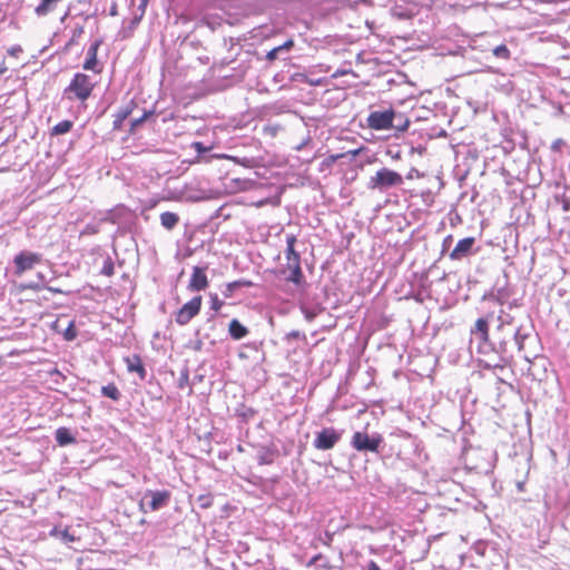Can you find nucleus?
Wrapping results in <instances>:
<instances>
[{"label": "nucleus", "instance_id": "nucleus-1", "mask_svg": "<svg viewBox=\"0 0 570 570\" xmlns=\"http://www.w3.org/2000/svg\"><path fill=\"white\" fill-rule=\"evenodd\" d=\"M511 323L501 321L500 325L497 328L498 333H503V336L498 337V350L497 352L500 354H504L507 352V345L509 340L512 337L518 346L519 351L524 350L525 340L530 337V333L527 332L522 326L518 328H510Z\"/></svg>", "mask_w": 570, "mask_h": 570}, {"label": "nucleus", "instance_id": "nucleus-2", "mask_svg": "<svg viewBox=\"0 0 570 570\" xmlns=\"http://www.w3.org/2000/svg\"><path fill=\"white\" fill-rule=\"evenodd\" d=\"M401 116H397L393 109L384 111H372L367 117V126L374 130H386L394 128L399 131H405L409 128L410 121L404 120L403 125H394L396 119L401 120Z\"/></svg>", "mask_w": 570, "mask_h": 570}, {"label": "nucleus", "instance_id": "nucleus-3", "mask_svg": "<svg viewBox=\"0 0 570 570\" xmlns=\"http://www.w3.org/2000/svg\"><path fill=\"white\" fill-rule=\"evenodd\" d=\"M403 184V177L386 167H383L376 171L374 176H372L367 183L368 189H379L380 191H385L392 187H396Z\"/></svg>", "mask_w": 570, "mask_h": 570}, {"label": "nucleus", "instance_id": "nucleus-4", "mask_svg": "<svg viewBox=\"0 0 570 570\" xmlns=\"http://www.w3.org/2000/svg\"><path fill=\"white\" fill-rule=\"evenodd\" d=\"M383 436L379 433L368 434L366 432L356 431L351 439V445L357 452H373L379 453Z\"/></svg>", "mask_w": 570, "mask_h": 570}, {"label": "nucleus", "instance_id": "nucleus-5", "mask_svg": "<svg viewBox=\"0 0 570 570\" xmlns=\"http://www.w3.org/2000/svg\"><path fill=\"white\" fill-rule=\"evenodd\" d=\"M92 89L91 78L86 73L77 72L65 89V95L72 94L76 99L85 101L90 97Z\"/></svg>", "mask_w": 570, "mask_h": 570}, {"label": "nucleus", "instance_id": "nucleus-6", "mask_svg": "<svg viewBox=\"0 0 570 570\" xmlns=\"http://www.w3.org/2000/svg\"><path fill=\"white\" fill-rule=\"evenodd\" d=\"M342 436H343V431H338L332 426L324 428L321 431L315 433L313 446L316 450H321V451L332 450L341 441Z\"/></svg>", "mask_w": 570, "mask_h": 570}, {"label": "nucleus", "instance_id": "nucleus-7", "mask_svg": "<svg viewBox=\"0 0 570 570\" xmlns=\"http://www.w3.org/2000/svg\"><path fill=\"white\" fill-rule=\"evenodd\" d=\"M202 302V296L198 295L193 297L177 311L175 314V322L181 326L188 324L196 315L199 314Z\"/></svg>", "mask_w": 570, "mask_h": 570}, {"label": "nucleus", "instance_id": "nucleus-8", "mask_svg": "<svg viewBox=\"0 0 570 570\" xmlns=\"http://www.w3.org/2000/svg\"><path fill=\"white\" fill-rule=\"evenodd\" d=\"M42 255L39 253H33L29 250H22L18 255H16L14 263V274L20 276L24 272L30 271L35 267V265L41 263Z\"/></svg>", "mask_w": 570, "mask_h": 570}, {"label": "nucleus", "instance_id": "nucleus-9", "mask_svg": "<svg viewBox=\"0 0 570 570\" xmlns=\"http://www.w3.org/2000/svg\"><path fill=\"white\" fill-rule=\"evenodd\" d=\"M148 498H150V501L147 502L149 510L158 511V510L165 508L169 503L170 492L167 490H164V491L147 490L142 500L140 501V509L144 512H147L144 507L146 504L145 500Z\"/></svg>", "mask_w": 570, "mask_h": 570}, {"label": "nucleus", "instance_id": "nucleus-10", "mask_svg": "<svg viewBox=\"0 0 570 570\" xmlns=\"http://www.w3.org/2000/svg\"><path fill=\"white\" fill-rule=\"evenodd\" d=\"M475 238L474 237H465L460 239L454 248L449 253V257L452 261H462L464 258L470 257L478 250H474Z\"/></svg>", "mask_w": 570, "mask_h": 570}, {"label": "nucleus", "instance_id": "nucleus-11", "mask_svg": "<svg viewBox=\"0 0 570 570\" xmlns=\"http://www.w3.org/2000/svg\"><path fill=\"white\" fill-rule=\"evenodd\" d=\"M471 334L479 340L483 347H489L497 352L498 346L489 338V322L487 318H478L474 326L471 328Z\"/></svg>", "mask_w": 570, "mask_h": 570}, {"label": "nucleus", "instance_id": "nucleus-12", "mask_svg": "<svg viewBox=\"0 0 570 570\" xmlns=\"http://www.w3.org/2000/svg\"><path fill=\"white\" fill-rule=\"evenodd\" d=\"M205 271L206 267L195 266L193 268V273L187 286L190 292H200L208 287V278Z\"/></svg>", "mask_w": 570, "mask_h": 570}, {"label": "nucleus", "instance_id": "nucleus-13", "mask_svg": "<svg viewBox=\"0 0 570 570\" xmlns=\"http://www.w3.org/2000/svg\"><path fill=\"white\" fill-rule=\"evenodd\" d=\"M136 107L137 104L134 99H130L128 102L121 106L118 109V111L114 115L112 130H120L124 121L131 115Z\"/></svg>", "mask_w": 570, "mask_h": 570}, {"label": "nucleus", "instance_id": "nucleus-14", "mask_svg": "<svg viewBox=\"0 0 570 570\" xmlns=\"http://www.w3.org/2000/svg\"><path fill=\"white\" fill-rule=\"evenodd\" d=\"M101 43H102V40L101 39H97L88 48L87 58H86V60L83 62V66H82L85 70L96 71L97 52H98V49L101 46ZM97 72H99V70H97Z\"/></svg>", "mask_w": 570, "mask_h": 570}, {"label": "nucleus", "instance_id": "nucleus-15", "mask_svg": "<svg viewBox=\"0 0 570 570\" xmlns=\"http://www.w3.org/2000/svg\"><path fill=\"white\" fill-rule=\"evenodd\" d=\"M297 239L294 234L286 235V258L288 266H292L295 263H301V256L294 248Z\"/></svg>", "mask_w": 570, "mask_h": 570}, {"label": "nucleus", "instance_id": "nucleus-16", "mask_svg": "<svg viewBox=\"0 0 570 570\" xmlns=\"http://www.w3.org/2000/svg\"><path fill=\"white\" fill-rule=\"evenodd\" d=\"M125 363L129 372L138 373L141 380L146 377V370L139 355L134 354L131 356L126 357Z\"/></svg>", "mask_w": 570, "mask_h": 570}, {"label": "nucleus", "instance_id": "nucleus-17", "mask_svg": "<svg viewBox=\"0 0 570 570\" xmlns=\"http://www.w3.org/2000/svg\"><path fill=\"white\" fill-rule=\"evenodd\" d=\"M55 440L60 446H67L77 442L68 428L61 426L55 432Z\"/></svg>", "mask_w": 570, "mask_h": 570}, {"label": "nucleus", "instance_id": "nucleus-18", "mask_svg": "<svg viewBox=\"0 0 570 570\" xmlns=\"http://www.w3.org/2000/svg\"><path fill=\"white\" fill-rule=\"evenodd\" d=\"M228 332L233 340L239 341L244 338L248 333V328L244 326L237 318L230 321L228 325Z\"/></svg>", "mask_w": 570, "mask_h": 570}, {"label": "nucleus", "instance_id": "nucleus-19", "mask_svg": "<svg viewBox=\"0 0 570 570\" xmlns=\"http://www.w3.org/2000/svg\"><path fill=\"white\" fill-rule=\"evenodd\" d=\"M62 0H40L39 4L36 7L35 12L38 17L47 16L52 12L59 2Z\"/></svg>", "mask_w": 570, "mask_h": 570}, {"label": "nucleus", "instance_id": "nucleus-20", "mask_svg": "<svg viewBox=\"0 0 570 570\" xmlns=\"http://www.w3.org/2000/svg\"><path fill=\"white\" fill-rule=\"evenodd\" d=\"M179 223V216L173 212H164L160 214V224L167 230H173Z\"/></svg>", "mask_w": 570, "mask_h": 570}, {"label": "nucleus", "instance_id": "nucleus-21", "mask_svg": "<svg viewBox=\"0 0 570 570\" xmlns=\"http://www.w3.org/2000/svg\"><path fill=\"white\" fill-rule=\"evenodd\" d=\"M316 566L318 568H322L324 570H332L333 567L331 566L328 559L323 556L322 553L315 554L309 561L307 562V567Z\"/></svg>", "mask_w": 570, "mask_h": 570}, {"label": "nucleus", "instance_id": "nucleus-22", "mask_svg": "<svg viewBox=\"0 0 570 570\" xmlns=\"http://www.w3.org/2000/svg\"><path fill=\"white\" fill-rule=\"evenodd\" d=\"M288 268L291 269V275L287 277V281L296 285L301 284L304 277L301 268V263H295L294 265L288 266Z\"/></svg>", "mask_w": 570, "mask_h": 570}, {"label": "nucleus", "instance_id": "nucleus-23", "mask_svg": "<svg viewBox=\"0 0 570 570\" xmlns=\"http://www.w3.org/2000/svg\"><path fill=\"white\" fill-rule=\"evenodd\" d=\"M72 126H73L72 121L62 120L52 127L51 135H53V136L65 135L71 130Z\"/></svg>", "mask_w": 570, "mask_h": 570}, {"label": "nucleus", "instance_id": "nucleus-24", "mask_svg": "<svg viewBox=\"0 0 570 570\" xmlns=\"http://www.w3.org/2000/svg\"><path fill=\"white\" fill-rule=\"evenodd\" d=\"M101 394L106 397L114 400V401H118L121 396L118 387L114 383L102 386Z\"/></svg>", "mask_w": 570, "mask_h": 570}, {"label": "nucleus", "instance_id": "nucleus-25", "mask_svg": "<svg viewBox=\"0 0 570 570\" xmlns=\"http://www.w3.org/2000/svg\"><path fill=\"white\" fill-rule=\"evenodd\" d=\"M83 32L85 27L82 24H76L71 30V38L67 42L66 48H70L71 46L77 45Z\"/></svg>", "mask_w": 570, "mask_h": 570}, {"label": "nucleus", "instance_id": "nucleus-26", "mask_svg": "<svg viewBox=\"0 0 570 570\" xmlns=\"http://www.w3.org/2000/svg\"><path fill=\"white\" fill-rule=\"evenodd\" d=\"M154 114L153 110H145L142 116L139 118H135L130 120V134H134L136 129L141 126L151 115Z\"/></svg>", "mask_w": 570, "mask_h": 570}, {"label": "nucleus", "instance_id": "nucleus-27", "mask_svg": "<svg viewBox=\"0 0 570 570\" xmlns=\"http://www.w3.org/2000/svg\"><path fill=\"white\" fill-rule=\"evenodd\" d=\"M492 52L493 56L499 59L508 60L510 58V50L505 45L497 46L495 48H493Z\"/></svg>", "mask_w": 570, "mask_h": 570}, {"label": "nucleus", "instance_id": "nucleus-28", "mask_svg": "<svg viewBox=\"0 0 570 570\" xmlns=\"http://www.w3.org/2000/svg\"><path fill=\"white\" fill-rule=\"evenodd\" d=\"M102 275L112 276L115 273V265L111 257H107L100 272Z\"/></svg>", "mask_w": 570, "mask_h": 570}, {"label": "nucleus", "instance_id": "nucleus-29", "mask_svg": "<svg viewBox=\"0 0 570 570\" xmlns=\"http://www.w3.org/2000/svg\"><path fill=\"white\" fill-rule=\"evenodd\" d=\"M77 337V331L75 328V323L70 322L68 327L63 332V338L66 341H73Z\"/></svg>", "mask_w": 570, "mask_h": 570}, {"label": "nucleus", "instance_id": "nucleus-30", "mask_svg": "<svg viewBox=\"0 0 570 570\" xmlns=\"http://www.w3.org/2000/svg\"><path fill=\"white\" fill-rule=\"evenodd\" d=\"M178 387L184 389L186 385L189 384V373L187 368H184L180 372L179 379H178Z\"/></svg>", "mask_w": 570, "mask_h": 570}, {"label": "nucleus", "instance_id": "nucleus-31", "mask_svg": "<svg viewBox=\"0 0 570 570\" xmlns=\"http://www.w3.org/2000/svg\"><path fill=\"white\" fill-rule=\"evenodd\" d=\"M258 464H271L273 463V456L268 452L261 453L257 458Z\"/></svg>", "mask_w": 570, "mask_h": 570}, {"label": "nucleus", "instance_id": "nucleus-32", "mask_svg": "<svg viewBox=\"0 0 570 570\" xmlns=\"http://www.w3.org/2000/svg\"><path fill=\"white\" fill-rule=\"evenodd\" d=\"M210 303H212L210 307L215 312L219 311L222 308L223 304H224L223 301H220L218 298L217 294H214V295L210 296Z\"/></svg>", "mask_w": 570, "mask_h": 570}, {"label": "nucleus", "instance_id": "nucleus-33", "mask_svg": "<svg viewBox=\"0 0 570 570\" xmlns=\"http://www.w3.org/2000/svg\"><path fill=\"white\" fill-rule=\"evenodd\" d=\"M281 49L278 47H275L273 48L272 50H269L266 55V60L268 61H274L278 58V56L281 55Z\"/></svg>", "mask_w": 570, "mask_h": 570}, {"label": "nucleus", "instance_id": "nucleus-34", "mask_svg": "<svg viewBox=\"0 0 570 570\" xmlns=\"http://www.w3.org/2000/svg\"><path fill=\"white\" fill-rule=\"evenodd\" d=\"M279 49H281V52H287L289 51L293 47H294V41L293 39H288L287 41H285L283 45L281 46H277Z\"/></svg>", "mask_w": 570, "mask_h": 570}, {"label": "nucleus", "instance_id": "nucleus-35", "mask_svg": "<svg viewBox=\"0 0 570 570\" xmlns=\"http://www.w3.org/2000/svg\"><path fill=\"white\" fill-rule=\"evenodd\" d=\"M452 236L449 235L446 236L444 239H443V243H442V253H444L445 250H448L452 244Z\"/></svg>", "mask_w": 570, "mask_h": 570}, {"label": "nucleus", "instance_id": "nucleus-36", "mask_svg": "<svg viewBox=\"0 0 570 570\" xmlns=\"http://www.w3.org/2000/svg\"><path fill=\"white\" fill-rule=\"evenodd\" d=\"M99 232L98 227L97 226H94V225H87L82 232V234H90V235H94V234H97Z\"/></svg>", "mask_w": 570, "mask_h": 570}, {"label": "nucleus", "instance_id": "nucleus-37", "mask_svg": "<svg viewBox=\"0 0 570 570\" xmlns=\"http://www.w3.org/2000/svg\"><path fill=\"white\" fill-rule=\"evenodd\" d=\"M199 501L202 502V508H209L212 505V499L206 495L199 497Z\"/></svg>", "mask_w": 570, "mask_h": 570}, {"label": "nucleus", "instance_id": "nucleus-38", "mask_svg": "<svg viewBox=\"0 0 570 570\" xmlns=\"http://www.w3.org/2000/svg\"><path fill=\"white\" fill-rule=\"evenodd\" d=\"M240 285H250V282H240V281H238V282H233V283L228 284V288H229L230 291H233V289H235V288L239 287Z\"/></svg>", "mask_w": 570, "mask_h": 570}, {"label": "nucleus", "instance_id": "nucleus-39", "mask_svg": "<svg viewBox=\"0 0 570 570\" xmlns=\"http://www.w3.org/2000/svg\"><path fill=\"white\" fill-rule=\"evenodd\" d=\"M364 570H381V568L374 560H370Z\"/></svg>", "mask_w": 570, "mask_h": 570}, {"label": "nucleus", "instance_id": "nucleus-40", "mask_svg": "<svg viewBox=\"0 0 570 570\" xmlns=\"http://www.w3.org/2000/svg\"><path fill=\"white\" fill-rule=\"evenodd\" d=\"M193 147L195 148V150H197L198 153H205L207 151V148L204 147V145L199 141H196L193 144Z\"/></svg>", "mask_w": 570, "mask_h": 570}, {"label": "nucleus", "instance_id": "nucleus-41", "mask_svg": "<svg viewBox=\"0 0 570 570\" xmlns=\"http://www.w3.org/2000/svg\"><path fill=\"white\" fill-rule=\"evenodd\" d=\"M303 312L308 321H312L316 316V313L309 309H303Z\"/></svg>", "mask_w": 570, "mask_h": 570}, {"label": "nucleus", "instance_id": "nucleus-42", "mask_svg": "<svg viewBox=\"0 0 570 570\" xmlns=\"http://www.w3.org/2000/svg\"><path fill=\"white\" fill-rule=\"evenodd\" d=\"M309 137L307 139H305L304 141H302L295 149L296 150H302L308 142H309Z\"/></svg>", "mask_w": 570, "mask_h": 570}, {"label": "nucleus", "instance_id": "nucleus-43", "mask_svg": "<svg viewBox=\"0 0 570 570\" xmlns=\"http://www.w3.org/2000/svg\"><path fill=\"white\" fill-rule=\"evenodd\" d=\"M22 49L18 46V47H13L11 50H10V53L16 56L18 52H21Z\"/></svg>", "mask_w": 570, "mask_h": 570}, {"label": "nucleus", "instance_id": "nucleus-44", "mask_svg": "<svg viewBox=\"0 0 570 570\" xmlns=\"http://www.w3.org/2000/svg\"><path fill=\"white\" fill-rule=\"evenodd\" d=\"M332 539H333V534H331V533L326 532V541H324V543H325L326 546H330V543H331Z\"/></svg>", "mask_w": 570, "mask_h": 570}, {"label": "nucleus", "instance_id": "nucleus-45", "mask_svg": "<svg viewBox=\"0 0 570 570\" xmlns=\"http://www.w3.org/2000/svg\"><path fill=\"white\" fill-rule=\"evenodd\" d=\"M202 347H203V342H202V341H197V342L195 343L194 350H195V351H200V350H202Z\"/></svg>", "mask_w": 570, "mask_h": 570}, {"label": "nucleus", "instance_id": "nucleus-46", "mask_svg": "<svg viewBox=\"0 0 570 570\" xmlns=\"http://www.w3.org/2000/svg\"><path fill=\"white\" fill-rule=\"evenodd\" d=\"M26 287L30 288V289H40V286L38 284H33V283L28 284Z\"/></svg>", "mask_w": 570, "mask_h": 570}, {"label": "nucleus", "instance_id": "nucleus-47", "mask_svg": "<svg viewBox=\"0 0 570 570\" xmlns=\"http://www.w3.org/2000/svg\"><path fill=\"white\" fill-rule=\"evenodd\" d=\"M47 289L50 291V292H53V293H62V291L57 288V287H50L49 286V287H47Z\"/></svg>", "mask_w": 570, "mask_h": 570}, {"label": "nucleus", "instance_id": "nucleus-48", "mask_svg": "<svg viewBox=\"0 0 570 570\" xmlns=\"http://www.w3.org/2000/svg\"><path fill=\"white\" fill-rule=\"evenodd\" d=\"M202 381H203V375H196V376H194L193 383L195 384L196 382H202Z\"/></svg>", "mask_w": 570, "mask_h": 570}, {"label": "nucleus", "instance_id": "nucleus-49", "mask_svg": "<svg viewBox=\"0 0 570 570\" xmlns=\"http://www.w3.org/2000/svg\"><path fill=\"white\" fill-rule=\"evenodd\" d=\"M289 336L298 337L299 336V332L293 331L292 333H289Z\"/></svg>", "mask_w": 570, "mask_h": 570}, {"label": "nucleus", "instance_id": "nucleus-50", "mask_svg": "<svg viewBox=\"0 0 570 570\" xmlns=\"http://www.w3.org/2000/svg\"><path fill=\"white\" fill-rule=\"evenodd\" d=\"M517 487H518L519 491H523V489H524L523 482H519Z\"/></svg>", "mask_w": 570, "mask_h": 570}, {"label": "nucleus", "instance_id": "nucleus-51", "mask_svg": "<svg viewBox=\"0 0 570 570\" xmlns=\"http://www.w3.org/2000/svg\"><path fill=\"white\" fill-rule=\"evenodd\" d=\"M148 0H141L140 8L145 7L147 4Z\"/></svg>", "mask_w": 570, "mask_h": 570}, {"label": "nucleus", "instance_id": "nucleus-52", "mask_svg": "<svg viewBox=\"0 0 570 570\" xmlns=\"http://www.w3.org/2000/svg\"><path fill=\"white\" fill-rule=\"evenodd\" d=\"M6 70H7V68H6V67H1V66H0V75L4 73V72H6Z\"/></svg>", "mask_w": 570, "mask_h": 570}, {"label": "nucleus", "instance_id": "nucleus-53", "mask_svg": "<svg viewBox=\"0 0 570 570\" xmlns=\"http://www.w3.org/2000/svg\"><path fill=\"white\" fill-rule=\"evenodd\" d=\"M63 535H65L66 538H68L69 540H72V538H71V537H69V534L67 533V531H65Z\"/></svg>", "mask_w": 570, "mask_h": 570}, {"label": "nucleus", "instance_id": "nucleus-54", "mask_svg": "<svg viewBox=\"0 0 570 570\" xmlns=\"http://www.w3.org/2000/svg\"><path fill=\"white\" fill-rule=\"evenodd\" d=\"M353 156L357 155L358 154V150H353L351 151Z\"/></svg>", "mask_w": 570, "mask_h": 570}]
</instances>
